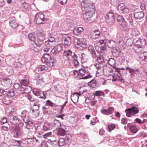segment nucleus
I'll use <instances>...</instances> for the list:
<instances>
[{"instance_id": "f257e3e1", "label": "nucleus", "mask_w": 147, "mask_h": 147, "mask_svg": "<svg viewBox=\"0 0 147 147\" xmlns=\"http://www.w3.org/2000/svg\"><path fill=\"white\" fill-rule=\"evenodd\" d=\"M118 9L121 13L124 14L127 20L131 25L133 24V20L132 19V15L131 14L127 15L129 12V10L123 3H121L118 6Z\"/></svg>"}, {"instance_id": "f03ea898", "label": "nucleus", "mask_w": 147, "mask_h": 147, "mask_svg": "<svg viewBox=\"0 0 147 147\" xmlns=\"http://www.w3.org/2000/svg\"><path fill=\"white\" fill-rule=\"evenodd\" d=\"M13 111H11L7 115V119L11 123L14 125L18 124L20 127H22L24 125V123L22 122L20 119L17 117L13 115Z\"/></svg>"}, {"instance_id": "7ed1b4c3", "label": "nucleus", "mask_w": 147, "mask_h": 147, "mask_svg": "<svg viewBox=\"0 0 147 147\" xmlns=\"http://www.w3.org/2000/svg\"><path fill=\"white\" fill-rule=\"evenodd\" d=\"M81 5L82 11L94 10L93 4L91 1L84 0L82 2Z\"/></svg>"}, {"instance_id": "20e7f679", "label": "nucleus", "mask_w": 147, "mask_h": 147, "mask_svg": "<svg viewBox=\"0 0 147 147\" xmlns=\"http://www.w3.org/2000/svg\"><path fill=\"white\" fill-rule=\"evenodd\" d=\"M41 60L42 62L46 63L49 68L52 67L54 65V60L48 54H45L42 58Z\"/></svg>"}, {"instance_id": "39448f33", "label": "nucleus", "mask_w": 147, "mask_h": 147, "mask_svg": "<svg viewBox=\"0 0 147 147\" xmlns=\"http://www.w3.org/2000/svg\"><path fill=\"white\" fill-rule=\"evenodd\" d=\"M82 13L84 19L86 21L88 22L94 21L92 17L93 14L94 13V10L82 11Z\"/></svg>"}, {"instance_id": "423d86ee", "label": "nucleus", "mask_w": 147, "mask_h": 147, "mask_svg": "<svg viewBox=\"0 0 147 147\" xmlns=\"http://www.w3.org/2000/svg\"><path fill=\"white\" fill-rule=\"evenodd\" d=\"M32 92L34 94L37 96H39V98L43 100H45L46 98V92L45 91H42L40 90L37 88H34Z\"/></svg>"}, {"instance_id": "0eeeda50", "label": "nucleus", "mask_w": 147, "mask_h": 147, "mask_svg": "<svg viewBox=\"0 0 147 147\" xmlns=\"http://www.w3.org/2000/svg\"><path fill=\"white\" fill-rule=\"evenodd\" d=\"M35 20L37 24H40L45 22L47 19L45 18L44 15L42 13H38L35 16Z\"/></svg>"}, {"instance_id": "6e6552de", "label": "nucleus", "mask_w": 147, "mask_h": 147, "mask_svg": "<svg viewBox=\"0 0 147 147\" xmlns=\"http://www.w3.org/2000/svg\"><path fill=\"white\" fill-rule=\"evenodd\" d=\"M139 112L138 108L135 107L127 109L125 110L126 115L128 117H131L135 114Z\"/></svg>"}, {"instance_id": "1a4fd4ad", "label": "nucleus", "mask_w": 147, "mask_h": 147, "mask_svg": "<svg viewBox=\"0 0 147 147\" xmlns=\"http://www.w3.org/2000/svg\"><path fill=\"white\" fill-rule=\"evenodd\" d=\"M18 86H19L17 88L18 91L22 93L24 92L25 93L29 92L32 90L30 86H24L22 85L21 86H19L18 83L15 84L14 86L16 87Z\"/></svg>"}, {"instance_id": "9d476101", "label": "nucleus", "mask_w": 147, "mask_h": 147, "mask_svg": "<svg viewBox=\"0 0 147 147\" xmlns=\"http://www.w3.org/2000/svg\"><path fill=\"white\" fill-rule=\"evenodd\" d=\"M28 113V112L26 110L23 111L21 113V117L23 119L24 121L27 125L32 123L28 116L27 115Z\"/></svg>"}, {"instance_id": "9b49d317", "label": "nucleus", "mask_w": 147, "mask_h": 147, "mask_svg": "<svg viewBox=\"0 0 147 147\" xmlns=\"http://www.w3.org/2000/svg\"><path fill=\"white\" fill-rule=\"evenodd\" d=\"M107 42V40L106 39L100 40L96 43V45L100 47L101 50H104L106 49Z\"/></svg>"}, {"instance_id": "f8f14e48", "label": "nucleus", "mask_w": 147, "mask_h": 147, "mask_svg": "<svg viewBox=\"0 0 147 147\" xmlns=\"http://www.w3.org/2000/svg\"><path fill=\"white\" fill-rule=\"evenodd\" d=\"M37 42H35L41 44V45H42L45 40V36L41 33H38L37 35Z\"/></svg>"}, {"instance_id": "ddd939ff", "label": "nucleus", "mask_w": 147, "mask_h": 147, "mask_svg": "<svg viewBox=\"0 0 147 147\" xmlns=\"http://www.w3.org/2000/svg\"><path fill=\"white\" fill-rule=\"evenodd\" d=\"M114 111V108L113 107H111L108 109H102L100 110L101 113L103 114L109 115L111 114Z\"/></svg>"}, {"instance_id": "4468645a", "label": "nucleus", "mask_w": 147, "mask_h": 147, "mask_svg": "<svg viewBox=\"0 0 147 147\" xmlns=\"http://www.w3.org/2000/svg\"><path fill=\"white\" fill-rule=\"evenodd\" d=\"M63 37L64 45L67 46L70 45L71 43V39L70 37L68 35H64Z\"/></svg>"}, {"instance_id": "2eb2a0df", "label": "nucleus", "mask_w": 147, "mask_h": 147, "mask_svg": "<svg viewBox=\"0 0 147 147\" xmlns=\"http://www.w3.org/2000/svg\"><path fill=\"white\" fill-rule=\"evenodd\" d=\"M62 48V46L60 45H57L55 46L51 50V53L52 54L55 55L59 53L61 50Z\"/></svg>"}, {"instance_id": "dca6fc26", "label": "nucleus", "mask_w": 147, "mask_h": 147, "mask_svg": "<svg viewBox=\"0 0 147 147\" xmlns=\"http://www.w3.org/2000/svg\"><path fill=\"white\" fill-rule=\"evenodd\" d=\"M9 24L10 27L13 29L16 28L18 26L14 17H13L10 19Z\"/></svg>"}, {"instance_id": "f3484780", "label": "nucleus", "mask_w": 147, "mask_h": 147, "mask_svg": "<svg viewBox=\"0 0 147 147\" xmlns=\"http://www.w3.org/2000/svg\"><path fill=\"white\" fill-rule=\"evenodd\" d=\"M81 95L80 93H76L71 96V100L74 103L76 104L78 102L79 99L78 95Z\"/></svg>"}, {"instance_id": "a211bd4d", "label": "nucleus", "mask_w": 147, "mask_h": 147, "mask_svg": "<svg viewBox=\"0 0 147 147\" xmlns=\"http://www.w3.org/2000/svg\"><path fill=\"white\" fill-rule=\"evenodd\" d=\"M83 39L82 38H75L74 39V44L77 46V47H79V46H82L84 43L82 42Z\"/></svg>"}, {"instance_id": "6ab92c4d", "label": "nucleus", "mask_w": 147, "mask_h": 147, "mask_svg": "<svg viewBox=\"0 0 147 147\" xmlns=\"http://www.w3.org/2000/svg\"><path fill=\"white\" fill-rule=\"evenodd\" d=\"M72 57L74 59L73 61L75 66L76 67L78 66L80 60L78 57V56L74 53L73 55L72 56Z\"/></svg>"}, {"instance_id": "aec40b11", "label": "nucleus", "mask_w": 147, "mask_h": 147, "mask_svg": "<svg viewBox=\"0 0 147 147\" xmlns=\"http://www.w3.org/2000/svg\"><path fill=\"white\" fill-rule=\"evenodd\" d=\"M135 18L137 20H141L144 18V16L143 11L136 12L134 14Z\"/></svg>"}, {"instance_id": "412c9836", "label": "nucleus", "mask_w": 147, "mask_h": 147, "mask_svg": "<svg viewBox=\"0 0 147 147\" xmlns=\"http://www.w3.org/2000/svg\"><path fill=\"white\" fill-rule=\"evenodd\" d=\"M35 45H32L31 48L32 50L35 52H38L41 49V47L42 45L41 44L35 43Z\"/></svg>"}, {"instance_id": "4be33fe9", "label": "nucleus", "mask_w": 147, "mask_h": 147, "mask_svg": "<svg viewBox=\"0 0 147 147\" xmlns=\"http://www.w3.org/2000/svg\"><path fill=\"white\" fill-rule=\"evenodd\" d=\"M78 55L80 58L82 63L86 62L88 59V56L84 53H82L80 56V55L79 54H78Z\"/></svg>"}, {"instance_id": "5701e85b", "label": "nucleus", "mask_w": 147, "mask_h": 147, "mask_svg": "<svg viewBox=\"0 0 147 147\" xmlns=\"http://www.w3.org/2000/svg\"><path fill=\"white\" fill-rule=\"evenodd\" d=\"M3 85L8 87H10L12 83L11 80L8 78H4L3 80Z\"/></svg>"}, {"instance_id": "b1692460", "label": "nucleus", "mask_w": 147, "mask_h": 147, "mask_svg": "<svg viewBox=\"0 0 147 147\" xmlns=\"http://www.w3.org/2000/svg\"><path fill=\"white\" fill-rule=\"evenodd\" d=\"M28 99L31 102H39V100L38 99H35L33 96L30 94H28L26 96Z\"/></svg>"}, {"instance_id": "393cba45", "label": "nucleus", "mask_w": 147, "mask_h": 147, "mask_svg": "<svg viewBox=\"0 0 147 147\" xmlns=\"http://www.w3.org/2000/svg\"><path fill=\"white\" fill-rule=\"evenodd\" d=\"M118 21L120 23V25L123 27H125L126 26V23L123 17L121 16H119L117 17Z\"/></svg>"}, {"instance_id": "a878e982", "label": "nucleus", "mask_w": 147, "mask_h": 147, "mask_svg": "<svg viewBox=\"0 0 147 147\" xmlns=\"http://www.w3.org/2000/svg\"><path fill=\"white\" fill-rule=\"evenodd\" d=\"M12 132L16 135V137H18L20 134V129L16 127H13L12 128Z\"/></svg>"}, {"instance_id": "bb28decb", "label": "nucleus", "mask_w": 147, "mask_h": 147, "mask_svg": "<svg viewBox=\"0 0 147 147\" xmlns=\"http://www.w3.org/2000/svg\"><path fill=\"white\" fill-rule=\"evenodd\" d=\"M83 30V28L82 27L77 28L73 30V33L75 35H78L80 34Z\"/></svg>"}, {"instance_id": "cd10ccee", "label": "nucleus", "mask_w": 147, "mask_h": 147, "mask_svg": "<svg viewBox=\"0 0 147 147\" xmlns=\"http://www.w3.org/2000/svg\"><path fill=\"white\" fill-rule=\"evenodd\" d=\"M145 44L146 42L145 40L143 39H139L136 42V45L138 46L140 48L142 47Z\"/></svg>"}, {"instance_id": "c85d7f7f", "label": "nucleus", "mask_w": 147, "mask_h": 147, "mask_svg": "<svg viewBox=\"0 0 147 147\" xmlns=\"http://www.w3.org/2000/svg\"><path fill=\"white\" fill-rule=\"evenodd\" d=\"M39 102H34L33 105L31 107V110L34 111H39L40 105L38 104Z\"/></svg>"}, {"instance_id": "c756f323", "label": "nucleus", "mask_w": 147, "mask_h": 147, "mask_svg": "<svg viewBox=\"0 0 147 147\" xmlns=\"http://www.w3.org/2000/svg\"><path fill=\"white\" fill-rule=\"evenodd\" d=\"M92 37L93 38H99L100 35V32L99 30L96 29L93 32Z\"/></svg>"}, {"instance_id": "7c9ffc66", "label": "nucleus", "mask_w": 147, "mask_h": 147, "mask_svg": "<svg viewBox=\"0 0 147 147\" xmlns=\"http://www.w3.org/2000/svg\"><path fill=\"white\" fill-rule=\"evenodd\" d=\"M117 44V43L115 41L113 40H109L107 43V45L109 48H112L115 46Z\"/></svg>"}, {"instance_id": "2f4dec72", "label": "nucleus", "mask_w": 147, "mask_h": 147, "mask_svg": "<svg viewBox=\"0 0 147 147\" xmlns=\"http://www.w3.org/2000/svg\"><path fill=\"white\" fill-rule=\"evenodd\" d=\"M28 38L29 40L31 41L34 42H35V40L36 39V37L35 33H32L28 34Z\"/></svg>"}, {"instance_id": "473e14b6", "label": "nucleus", "mask_w": 147, "mask_h": 147, "mask_svg": "<svg viewBox=\"0 0 147 147\" xmlns=\"http://www.w3.org/2000/svg\"><path fill=\"white\" fill-rule=\"evenodd\" d=\"M88 85L92 88H96L97 87L96 81L93 79L88 83Z\"/></svg>"}, {"instance_id": "72a5a7b5", "label": "nucleus", "mask_w": 147, "mask_h": 147, "mask_svg": "<svg viewBox=\"0 0 147 147\" xmlns=\"http://www.w3.org/2000/svg\"><path fill=\"white\" fill-rule=\"evenodd\" d=\"M121 53V52L118 48H115L114 49L113 55L115 57H117Z\"/></svg>"}, {"instance_id": "f704fd0d", "label": "nucleus", "mask_w": 147, "mask_h": 147, "mask_svg": "<svg viewBox=\"0 0 147 147\" xmlns=\"http://www.w3.org/2000/svg\"><path fill=\"white\" fill-rule=\"evenodd\" d=\"M69 143L70 142H66L64 138H60L59 141V145L60 146H64L65 144H67Z\"/></svg>"}, {"instance_id": "c9c22d12", "label": "nucleus", "mask_w": 147, "mask_h": 147, "mask_svg": "<svg viewBox=\"0 0 147 147\" xmlns=\"http://www.w3.org/2000/svg\"><path fill=\"white\" fill-rule=\"evenodd\" d=\"M53 125H54V127L56 129H59L60 128L61 123L59 120L55 119L53 121Z\"/></svg>"}, {"instance_id": "e433bc0d", "label": "nucleus", "mask_w": 147, "mask_h": 147, "mask_svg": "<svg viewBox=\"0 0 147 147\" xmlns=\"http://www.w3.org/2000/svg\"><path fill=\"white\" fill-rule=\"evenodd\" d=\"M20 83L24 86H28V85L29 84V80L26 79H24L21 80Z\"/></svg>"}, {"instance_id": "4c0bfd02", "label": "nucleus", "mask_w": 147, "mask_h": 147, "mask_svg": "<svg viewBox=\"0 0 147 147\" xmlns=\"http://www.w3.org/2000/svg\"><path fill=\"white\" fill-rule=\"evenodd\" d=\"M48 69V67H47L46 65H41L38 67L37 69H38V71H42L44 70H47Z\"/></svg>"}, {"instance_id": "58836bf2", "label": "nucleus", "mask_w": 147, "mask_h": 147, "mask_svg": "<svg viewBox=\"0 0 147 147\" xmlns=\"http://www.w3.org/2000/svg\"><path fill=\"white\" fill-rule=\"evenodd\" d=\"M7 96L12 98L15 96L14 91L13 90L11 89L9 90H7Z\"/></svg>"}, {"instance_id": "ea45409f", "label": "nucleus", "mask_w": 147, "mask_h": 147, "mask_svg": "<svg viewBox=\"0 0 147 147\" xmlns=\"http://www.w3.org/2000/svg\"><path fill=\"white\" fill-rule=\"evenodd\" d=\"M6 90H4L2 89L0 90V96L1 97H3L7 95V90H8L6 89Z\"/></svg>"}, {"instance_id": "a19ab883", "label": "nucleus", "mask_w": 147, "mask_h": 147, "mask_svg": "<svg viewBox=\"0 0 147 147\" xmlns=\"http://www.w3.org/2000/svg\"><path fill=\"white\" fill-rule=\"evenodd\" d=\"M96 61L98 63L102 64L104 62V60L103 57L101 56L100 55H99L96 57Z\"/></svg>"}, {"instance_id": "79ce46f5", "label": "nucleus", "mask_w": 147, "mask_h": 147, "mask_svg": "<svg viewBox=\"0 0 147 147\" xmlns=\"http://www.w3.org/2000/svg\"><path fill=\"white\" fill-rule=\"evenodd\" d=\"M108 62L109 64L113 67L115 66V62L114 59L112 58L109 59L108 60Z\"/></svg>"}, {"instance_id": "37998d69", "label": "nucleus", "mask_w": 147, "mask_h": 147, "mask_svg": "<svg viewBox=\"0 0 147 147\" xmlns=\"http://www.w3.org/2000/svg\"><path fill=\"white\" fill-rule=\"evenodd\" d=\"M65 134V131L59 129L58 130V132L57 133V135L59 136H64Z\"/></svg>"}, {"instance_id": "c03bdc74", "label": "nucleus", "mask_w": 147, "mask_h": 147, "mask_svg": "<svg viewBox=\"0 0 147 147\" xmlns=\"http://www.w3.org/2000/svg\"><path fill=\"white\" fill-rule=\"evenodd\" d=\"M50 127L49 125L47 123H45L43 126V130L44 131H46L49 130Z\"/></svg>"}, {"instance_id": "a18cd8bd", "label": "nucleus", "mask_w": 147, "mask_h": 147, "mask_svg": "<svg viewBox=\"0 0 147 147\" xmlns=\"http://www.w3.org/2000/svg\"><path fill=\"white\" fill-rule=\"evenodd\" d=\"M72 53L71 51L70 50L65 51L63 55L64 56H71Z\"/></svg>"}, {"instance_id": "49530a36", "label": "nucleus", "mask_w": 147, "mask_h": 147, "mask_svg": "<svg viewBox=\"0 0 147 147\" xmlns=\"http://www.w3.org/2000/svg\"><path fill=\"white\" fill-rule=\"evenodd\" d=\"M79 75H80L81 76H84L86 73V70L85 69H80L79 71Z\"/></svg>"}, {"instance_id": "de8ad7c7", "label": "nucleus", "mask_w": 147, "mask_h": 147, "mask_svg": "<svg viewBox=\"0 0 147 147\" xmlns=\"http://www.w3.org/2000/svg\"><path fill=\"white\" fill-rule=\"evenodd\" d=\"M105 94L102 91H98L95 92L94 94V96H104Z\"/></svg>"}, {"instance_id": "09e8293b", "label": "nucleus", "mask_w": 147, "mask_h": 147, "mask_svg": "<svg viewBox=\"0 0 147 147\" xmlns=\"http://www.w3.org/2000/svg\"><path fill=\"white\" fill-rule=\"evenodd\" d=\"M71 138V136L70 134H67L66 135L64 138L65 141L66 142H69Z\"/></svg>"}, {"instance_id": "8fccbe9b", "label": "nucleus", "mask_w": 147, "mask_h": 147, "mask_svg": "<svg viewBox=\"0 0 147 147\" xmlns=\"http://www.w3.org/2000/svg\"><path fill=\"white\" fill-rule=\"evenodd\" d=\"M46 105L51 107H53L55 106V103L51 101L50 100H48L46 101Z\"/></svg>"}, {"instance_id": "3c124183", "label": "nucleus", "mask_w": 147, "mask_h": 147, "mask_svg": "<svg viewBox=\"0 0 147 147\" xmlns=\"http://www.w3.org/2000/svg\"><path fill=\"white\" fill-rule=\"evenodd\" d=\"M107 22L110 23L112 24L114 23L115 21V19L114 17H112L111 18H108L106 19Z\"/></svg>"}, {"instance_id": "603ef678", "label": "nucleus", "mask_w": 147, "mask_h": 147, "mask_svg": "<svg viewBox=\"0 0 147 147\" xmlns=\"http://www.w3.org/2000/svg\"><path fill=\"white\" fill-rule=\"evenodd\" d=\"M139 71L138 69L137 68H135L134 69H129V71L131 74H133L135 73V72H138Z\"/></svg>"}, {"instance_id": "864d4df0", "label": "nucleus", "mask_w": 147, "mask_h": 147, "mask_svg": "<svg viewBox=\"0 0 147 147\" xmlns=\"http://www.w3.org/2000/svg\"><path fill=\"white\" fill-rule=\"evenodd\" d=\"M130 129L131 131L134 133H136L138 131L136 127L134 126H131Z\"/></svg>"}, {"instance_id": "5fc2aeb1", "label": "nucleus", "mask_w": 147, "mask_h": 147, "mask_svg": "<svg viewBox=\"0 0 147 147\" xmlns=\"http://www.w3.org/2000/svg\"><path fill=\"white\" fill-rule=\"evenodd\" d=\"M142 59L147 62V52H144L142 55Z\"/></svg>"}, {"instance_id": "6e6d98bb", "label": "nucleus", "mask_w": 147, "mask_h": 147, "mask_svg": "<svg viewBox=\"0 0 147 147\" xmlns=\"http://www.w3.org/2000/svg\"><path fill=\"white\" fill-rule=\"evenodd\" d=\"M92 56L93 58H96L99 55L98 53H96L95 50L90 53Z\"/></svg>"}, {"instance_id": "4d7b16f0", "label": "nucleus", "mask_w": 147, "mask_h": 147, "mask_svg": "<svg viewBox=\"0 0 147 147\" xmlns=\"http://www.w3.org/2000/svg\"><path fill=\"white\" fill-rule=\"evenodd\" d=\"M54 43L52 42L46 41L45 42V45L47 47H52L54 44Z\"/></svg>"}, {"instance_id": "13d9d810", "label": "nucleus", "mask_w": 147, "mask_h": 147, "mask_svg": "<svg viewBox=\"0 0 147 147\" xmlns=\"http://www.w3.org/2000/svg\"><path fill=\"white\" fill-rule=\"evenodd\" d=\"M32 111V115H34L35 116L37 117L38 116L39 114L40 113V112L39 111H34L33 110H31Z\"/></svg>"}, {"instance_id": "bf43d9fd", "label": "nucleus", "mask_w": 147, "mask_h": 147, "mask_svg": "<svg viewBox=\"0 0 147 147\" xmlns=\"http://www.w3.org/2000/svg\"><path fill=\"white\" fill-rule=\"evenodd\" d=\"M113 17H114V14L111 12H109L107 14L106 18H111Z\"/></svg>"}, {"instance_id": "052dcab7", "label": "nucleus", "mask_w": 147, "mask_h": 147, "mask_svg": "<svg viewBox=\"0 0 147 147\" xmlns=\"http://www.w3.org/2000/svg\"><path fill=\"white\" fill-rule=\"evenodd\" d=\"M52 135V133L49 132L48 133H46L45 134L42 135L43 137L45 138H47V137H49Z\"/></svg>"}, {"instance_id": "680f3d73", "label": "nucleus", "mask_w": 147, "mask_h": 147, "mask_svg": "<svg viewBox=\"0 0 147 147\" xmlns=\"http://www.w3.org/2000/svg\"><path fill=\"white\" fill-rule=\"evenodd\" d=\"M7 119L6 117H3L1 119V124H3L7 122Z\"/></svg>"}, {"instance_id": "e2e57ef3", "label": "nucleus", "mask_w": 147, "mask_h": 147, "mask_svg": "<svg viewBox=\"0 0 147 147\" xmlns=\"http://www.w3.org/2000/svg\"><path fill=\"white\" fill-rule=\"evenodd\" d=\"M67 0H58L59 3L61 5H64L67 3Z\"/></svg>"}, {"instance_id": "0e129e2a", "label": "nucleus", "mask_w": 147, "mask_h": 147, "mask_svg": "<svg viewBox=\"0 0 147 147\" xmlns=\"http://www.w3.org/2000/svg\"><path fill=\"white\" fill-rule=\"evenodd\" d=\"M115 127V126L114 125H109L108 128L110 131H111Z\"/></svg>"}, {"instance_id": "69168bd1", "label": "nucleus", "mask_w": 147, "mask_h": 147, "mask_svg": "<svg viewBox=\"0 0 147 147\" xmlns=\"http://www.w3.org/2000/svg\"><path fill=\"white\" fill-rule=\"evenodd\" d=\"M23 6L24 8L26 9H29L30 7V5L27 3H24Z\"/></svg>"}, {"instance_id": "338daca9", "label": "nucleus", "mask_w": 147, "mask_h": 147, "mask_svg": "<svg viewBox=\"0 0 147 147\" xmlns=\"http://www.w3.org/2000/svg\"><path fill=\"white\" fill-rule=\"evenodd\" d=\"M133 44V42L131 39H128L127 40L126 42V44L128 46H131Z\"/></svg>"}, {"instance_id": "774afa93", "label": "nucleus", "mask_w": 147, "mask_h": 147, "mask_svg": "<svg viewBox=\"0 0 147 147\" xmlns=\"http://www.w3.org/2000/svg\"><path fill=\"white\" fill-rule=\"evenodd\" d=\"M118 44L119 46H120V47L121 48L123 47V46L124 45V43L123 42V41L122 40H119V41Z\"/></svg>"}]
</instances>
